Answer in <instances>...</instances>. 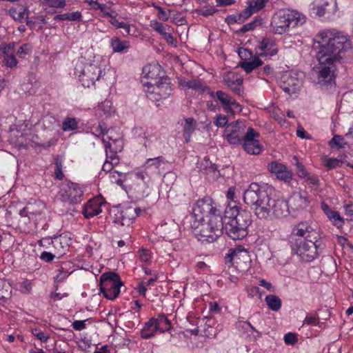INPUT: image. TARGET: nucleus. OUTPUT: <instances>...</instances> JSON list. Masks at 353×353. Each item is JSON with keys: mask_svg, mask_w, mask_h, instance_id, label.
Wrapping results in <instances>:
<instances>
[{"mask_svg": "<svg viewBox=\"0 0 353 353\" xmlns=\"http://www.w3.org/2000/svg\"><path fill=\"white\" fill-rule=\"evenodd\" d=\"M251 212L242 209L236 203L228 205L223 218V232L232 240H241L248 235V228L252 223Z\"/></svg>", "mask_w": 353, "mask_h": 353, "instance_id": "obj_2", "label": "nucleus"}, {"mask_svg": "<svg viewBox=\"0 0 353 353\" xmlns=\"http://www.w3.org/2000/svg\"><path fill=\"white\" fill-rule=\"evenodd\" d=\"M224 111L226 112L227 113H231V114H233L234 113V110L232 108V106H235L236 108H240L241 105L239 103H238L236 100L233 99L232 101H230V102H228V105H221Z\"/></svg>", "mask_w": 353, "mask_h": 353, "instance_id": "obj_57", "label": "nucleus"}, {"mask_svg": "<svg viewBox=\"0 0 353 353\" xmlns=\"http://www.w3.org/2000/svg\"><path fill=\"white\" fill-rule=\"evenodd\" d=\"M14 50V43H10L8 44L1 43L0 45V51L4 56L13 54Z\"/></svg>", "mask_w": 353, "mask_h": 353, "instance_id": "obj_49", "label": "nucleus"}, {"mask_svg": "<svg viewBox=\"0 0 353 353\" xmlns=\"http://www.w3.org/2000/svg\"><path fill=\"white\" fill-rule=\"evenodd\" d=\"M225 22L228 24V25H231V24H233V23H240V19H239V15H236V14H231V15H228L225 19Z\"/></svg>", "mask_w": 353, "mask_h": 353, "instance_id": "obj_63", "label": "nucleus"}, {"mask_svg": "<svg viewBox=\"0 0 353 353\" xmlns=\"http://www.w3.org/2000/svg\"><path fill=\"white\" fill-rule=\"evenodd\" d=\"M107 138L108 141L104 137L102 139V142L105 145L106 156L119 158L117 153L121 152L123 148V140L119 137L113 139L110 134L108 135Z\"/></svg>", "mask_w": 353, "mask_h": 353, "instance_id": "obj_16", "label": "nucleus"}, {"mask_svg": "<svg viewBox=\"0 0 353 353\" xmlns=\"http://www.w3.org/2000/svg\"><path fill=\"white\" fill-rule=\"evenodd\" d=\"M268 170L276 175L278 179L288 181L292 178V172L289 171L287 167L276 161H272L268 165Z\"/></svg>", "mask_w": 353, "mask_h": 353, "instance_id": "obj_21", "label": "nucleus"}, {"mask_svg": "<svg viewBox=\"0 0 353 353\" xmlns=\"http://www.w3.org/2000/svg\"><path fill=\"white\" fill-rule=\"evenodd\" d=\"M141 211L139 208H134L132 205L124 206L120 211L117 221H119L122 225H130L140 214Z\"/></svg>", "mask_w": 353, "mask_h": 353, "instance_id": "obj_18", "label": "nucleus"}, {"mask_svg": "<svg viewBox=\"0 0 353 353\" xmlns=\"http://www.w3.org/2000/svg\"><path fill=\"white\" fill-rule=\"evenodd\" d=\"M265 301L268 307L274 312H277L281 307V299L274 294H269L265 296Z\"/></svg>", "mask_w": 353, "mask_h": 353, "instance_id": "obj_28", "label": "nucleus"}, {"mask_svg": "<svg viewBox=\"0 0 353 353\" xmlns=\"http://www.w3.org/2000/svg\"><path fill=\"white\" fill-rule=\"evenodd\" d=\"M299 238L303 240L311 239L316 241V239H321V236L318 230L313 228L310 221H305L297 223L292 228L290 240Z\"/></svg>", "mask_w": 353, "mask_h": 353, "instance_id": "obj_13", "label": "nucleus"}, {"mask_svg": "<svg viewBox=\"0 0 353 353\" xmlns=\"http://www.w3.org/2000/svg\"><path fill=\"white\" fill-rule=\"evenodd\" d=\"M155 321L154 318H151L145 323L143 328L141 331V338L148 339L154 336L158 330V327Z\"/></svg>", "mask_w": 353, "mask_h": 353, "instance_id": "obj_25", "label": "nucleus"}, {"mask_svg": "<svg viewBox=\"0 0 353 353\" xmlns=\"http://www.w3.org/2000/svg\"><path fill=\"white\" fill-rule=\"evenodd\" d=\"M318 46L316 57L319 63H339L346 53L351 50L348 38L335 30H324L314 38Z\"/></svg>", "mask_w": 353, "mask_h": 353, "instance_id": "obj_1", "label": "nucleus"}, {"mask_svg": "<svg viewBox=\"0 0 353 353\" xmlns=\"http://www.w3.org/2000/svg\"><path fill=\"white\" fill-rule=\"evenodd\" d=\"M93 5L94 10L100 11V17H107L110 18V17H113L112 15L116 12V11L112 10L110 6L104 3H94Z\"/></svg>", "mask_w": 353, "mask_h": 353, "instance_id": "obj_32", "label": "nucleus"}, {"mask_svg": "<svg viewBox=\"0 0 353 353\" xmlns=\"http://www.w3.org/2000/svg\"><path fill=\"white\" fill-rule=\"evenodd\" d=\"M258 23H260V20L257 18H255L251 22L243 25L239 30H237L236 33L240 34L250 30H253L256 27Z\"/></svg>", "mask_w": 353, "mask_h": 353, "instance_id": "obj_41", "label": "nucleus"}, {"mask_svg": "<svg viewBox=\"0 0 353 353\" xmlns=\"http://www.w3.org/2000/svg\"><path fill=\"white\" fill-rule=\"evenodd\" d=\"M150 27L162 35L168 43L172 44L174 43V39L172 34V30L169 26H164L161 22L154 20L150 21Z\"/></svg>", "mask_w": 353, "mask_h": 353, "instance_id": "obj_23", "label": "nucleus"}, {"mask_svg": "<svg viewBox=\"0 0 353 353\" xmlns=\"http://www.w3.org/2000/svg\"><path fill=\"white\" fill-rule=\"evenodd\" d=\"M272 188L267 185L251 183L244 192V202L253 210L254 214L261 219L270 216V201Z\"/></svg>", "mask_w": 353, "mask_h": 353, "instance_id": "obj_3", "label": "nucleus"}, {"mask_svg": "<svg viewBox=\"0 0 353 353\" xmlns=\"http://www.w3.org/2000/svg\"><path fill=\"white\" fill-rule=\"evenodd\" d=\"M83 194L79 184L66 181L62 183L57 196L61 201L74 205L82 201Z\"/></svg>", "mask_w": 353, "mask_h": 353, "instance_id": "obj_10", "label": "nucleus"}, {"mask_svg": "<svg viewBox=\"0 0 353 353\" xmlns=\"http://www.w3.org/2000/svg\"><path fill=\"white\" fill-rule=\"evenodd\" d=\"M287 202L290 209H291L292 211L295 212L307 207L310 201L308 199L307 192H294L288 198Z\"/></svg>", "mask_w": 353, "mask_h": 353, "instance_id": "obj_17", "label": "nucleus"}, {"mask_svg": "<svg viewBox=\"0 0 353 353\" xmlns=\"http://www.w3.org/2000/svg\"><path fill=\"white\" fill-rule=\"evenodd\" d=\"M336 63H319L317 68L318 82L321 86H335V72L336 70Z\"/></svg>", "mask_w": 353, "mask_h": 353, "instance_id": "obj_14", "label": "nucleus"}, {"mask_svg": "<svg viewBox=\"0 0 353 353\" xmlns=\"http://www.w3.org/2000/svg\"><path fill=\"white\" fill-rule=\"evenodd\" d=\"M78 128V121L75 118L73 117H66L64 119L61 129L65 131H72L75 130Z\"/></svg>", "mask_w": 353, "mask_h": 353, "instance_id": "obj_38", "label": "nucleus"}, {"mask_svg": "<svg viewBox=\"0 0 353 353\" xmlns=\"http://www.w3.org/2000/svg\"><path fill=\"white\" fill-rule=\"evenodd\" d=\"M110 46L114 52H122L128 49L130 42L128 41H121L119 38L114 37L111 39Z\"/></svg>", "mask_w": 353, "mask_h": 353, "instance_id": "obj_27", "label": "nucleus"}, {"mask_svg": "<svg viewBox=\"0 0 353 353\" xmlns=\"http://www.w3.org/2000/svg\"><path fill=\"white\" fill-rule=\"evenodd\" d=\"M225 84L236 94L241 95L243 93V79L234 74H228L223 78Z\"/></svg>", "mask_w": 353, "mask_h": 353, "instance_id": "obj_24", "label": "nucleus"}, {"mask_svg": "<svg viewBox=\"0 0 353 353\" xmlns=\"http://www.w3.org/2000/svg\"><path fill=\"white\" fill-rule=\"evenodd\" d=\"M273 45V41L270 39L264 38L261 41H260L259 48L261 50H270Z\"/></svg>", "mask_w": 353, "mask_h": 353, "instance_id": "obj_52", "label": "nucleus"}, {"mask_svg": "<svg viewBox=\"0 0 353 353\" xmlns=\"http://www.w3.org/2000/svg\"><path fill=\"white\" fill-rule=\"evenodd\" d=\"M26 8L19 7L10 9L9 13L14 20L22 22L25 18L28 19V14H26Z\"/></svg>", "mask_w": 353, "mask_h": 353, "instance_id": "obj_30", "label": "nucleus"}, {"mask_svg": "<svg viewBox=\"0 0 353 353\" xmlns=\"http://www.w3.org/2000/svg\"><path fill=\"white\" fill-rule=\"evenodd\" d=\"M20 288L23 293H29L32 290V283L28 280H25L20 283Z\"/></svg>", "mask_w": 353, "mask_h": 353, "instance_id": "obj_59", "label": "nucleus"}, {"mask_svg": "<svg viewBox=\"0 0 353 353\" xmlns=\"http://www.w3.org/2000/svg\"><path fill=\"white\" fill-rule=\"evenodd\" d=\"M74 73L78 74L79 79L83 87L90 88L101 77V70L95 63H88L83 64L79 63L75 67Z\"/></svg>", "mask_w": 353, "mask_h": 353, "instance_id": "obj_9", "label": "nucleus"}, {"mask_svg": "<svg viewBox=\"0 0 353 353\" xmlns=\"http://www.w3.org/2000/svg\"><path fill=\"white\" fill-rule=\"evenodd\" d=\"M238 54L241 59V61H247L251 59L253 57L252 52L244 48H240L238 50Z\"/></svg>", "mask_w": 353, "mask_h": 353, "instance_id": "obj_46", "label": "nucleus"}, {"mask_svg": "<svg viewBox=\"0 0 353 353\" xmlns=\"http://www.w3.org/2000/svg\"><path fill=\"white\" fill-rule=\"evenodd\" d=\"M185 85L188 88L199 92L200 94H203L205 91L208 92V90H210L208 87L203 85L201 83L196 79H192L185 82Z\"/></svg>", "mask_w": 353, "mask_h": 353, "instance_id": "obj_36", "label": "nucleus"}, {"mask_svg": "<svg viewBox=\"0 0 353 353\" xmlns=\"http://www.w3.org/2000/svg\"><path fill=\"white\" fill-rule=\"evenodd\" d=\"M162 163H165L164 159L162 157L148 159L145 162V168H148L154 166V168L157 169L159 168Z\"/></svg>", "mask_w": 353, "mask_h": 353, "instance_id": "obj_42", "label": "nucleus"}, {"mask_svg": "<svg viewBox=\"0 0 353 353\" xmlns=\"http://www.w3.org/2000/svg\"><path fill=\"white\" fill-rule=\"evenodd\" d=\"M331 147H336L338 148H343L346 143L344 139L340 135H334L329 143Z\"/></svg>", "mask_w": 353, "mask_h": 353, "instance_id": "obj_44", "label": "nucleus"}, {"mask_svg": "<svg viewBox=\"0 0 353 353\" xmlns=\"http://www.w3.org/2000/svg\"><path fill=\"white\" fill-rule=\"evenodd\" d=\"M87 320H84V321H79V320H77V321H74L72 324V326L73 327L74 330H77V331H81L83 329L85 328V321Z\"/></svg>", "mask_w": 353, "mask_h": 353, "instance_id": "obj_61", "label": "nucleus"}, {"mask_svg": "<svg viewBox=\"0 0 353 353\" xmlns=\"http://www.w3.org/2000/svg\"><path fill=\"white\" fill-rule=\"evenodd\" d=\"M305 17L296 10L283 9L274 14L271 21V27L275 34L285 32L290 26L303 25Z\"/></svg>", "mask_w": 353, "mask_h": 353, "instance_id": "obj_7", "label": "nucleus"}, {"mask_svg": "<svg viewBox=\"0 0 353 353\" xmlns=\"http://www.w3.org/2000/svg\"><path fill=\"white\" fill-rule=\"evenodd\" d=\"M140 259L143 262H148L151 259L150 252L146 249H141L140 251Z\"/></svg>", "mask_w": 353, "mask_h": 353, "instance_id": "obj_60", "label": "nucleus"}, {"mask_svg": "<svg viewBox=\"0 0 353 353\" xmlns=\"http://www.w3.org/2000/svg\"><path fill=\"white\" fill-rule=\"evenodd\" d=\"M327 216L329 218L330 221L333 222V224L338 228L341 227L344 224L343 219L340 216L339 213L336 211L332 210L331 212H329Z\"/></svg>", "mask_w": 353, "mask_h": 353, "instance_id": "obj_40", "label": "nucleus"}, {"mask_svg": "<svg viewBox=\"0 0 353 353\" xmlns=\"http://www.w3.org/2000/svg\"><path fill=\"white\" fill-rule=\"evenodd\" d=\"M70 244V239L67 237L65 234H61L54 236L52 239V245L54 250L57 251L58 257H60L65 254L66 251Z\"/></svg>", "mask_w": 353, "mask_h": 353, "instance_id": "obj_22", "label": "nucleus"}, {"mask_svg": "<svg viewBox=\"0 0 353 353\" xmlns=\"http://www.w3.org/2000/svg\"><path fill=\"white\" fill-rule=\"evenodd\" d=\"M243 252L245 253L246 252L244 249L230 248L228 250V253L225 256V263L233 265L234 261L236 259H239L241 254Z\"/></svg>", "mask_w": 353, "mask_h": 353, "instance_id": "obj_34", "label": "nucleus"}, {"mask_svg": "<svg viewBox=\"0 0 353 353\" xmlns=\"http://www.w3.org/2000/svg\"><path fill=\"white\" fill-rule=\"evenodd\" d=\"M228 122V116L218 114L215 118L214 124L218 128H223L227 125Z\"/></svg>", "mask_w": 353, "mask_h": 353, "instance_id": "obj_51", "label": "nucleus"}, {"mask_svg": "<svg viewBox=\"0 0 353 353\" xmlns=\"http://www.w3.org/2000/svg\"><path fill=\"white\" fill-rule=\"evenodd\" d=\"M216 12H217L216 9H215L213 7H210V8H203V10H201L200 11V14L203 17H209V16L213 15Z\"/></svg>", "mask_w": 353, "mask_h": 353, "instance_id": "obj_64", "label": "nucleus"}, {"mask_svg": "<svg viewBox=\"0 0 353 353\" xmlns=\"http://www.w3.org/2000/svg\"><path fill=\"white\" fill-rule=\"evenodd\" d=\"M302 86V80L297 77L296 74L284 77L281 84V88L287 94L291 95L296 93Z\"/></svg>", "mask_w": 353, "mask_h": 353, "instance_id": "obj_19", "label": "nucleus"}, {"mask_svg": "<svg viewBox=\"0 0 353 353\" xmlns=\"http://www.w3.org/2000/svg\"><path fill=\"white\" fill-rule=\"evenodd\" d=\"M259 137L260 134L252 128L250 127L247 129L246 137L241 145L248 154L258 155L263 151V147L257 139Z\"/></svg>", "mask_w": 353, "mask_h": 353, "instance_id": "obj_15", "label": "nucleus"}, {"mask_svg": "<svg viewBox=\"0 0 353 353\" xmlns=\"http://www.w3.org/2000/svg\"><path fill=\"white\" fill-rule=\"evenodd\" d=\"M32 334L41 342H46L49 339V335L42 332L39 328L35 327L32 329Z\"/></svg>", "mask_w": 353, "mask_h": 353, "instance_id": "obj_47", "label": "nucleus"}, {"mask_svg": "<svg viewBox=\"0 0 353 353\" xmlns=\"http://www.w3.org/2000/svg\"><path fill=\"white\" fill-rule=\"evenodd\" d=\"M247 129L243 121H236L228 125L224 137L230 145H241L246 137Z\"/></svg>", "mask_w": 353, "mask_h": 353, "instance_id": "obj_12", "label": "nucleus"}, {"mask_svg": "<svg viewBox=\"0 0 353 353\" xmlns=\"http://www.w3.org/2000/svg\"><path fill=\"white\" fill-rule=\"evenodd\" d=\"M3 62L9 68L15 67L18 63V61L13 54L4 56Z\"/></svg>", "mask_w": 353, "mask_h": 353, "instance_id": "obj_50", "label": "nucleus"}, {"mask_svg": "<svg viewBox=\"0 0 353 353\" xmlns=\"http://www.w3.org/2000/svg\"><path fill=\"white\" fill-rule=\"evenodd\" d=\"M296 161V172L297 175L300 178H303L307 176V171L306 170L305 166L299 161L297 157H294Z\"/></svg>", "mask_w": 353, "mask_h": 353, "instance_id": "obj_48", "label": "nucleus"}, {"mask_svg": "<svg viewBox=\"0 0 353 353\" xmlns=\"http://www.w3.org/2000/svg\"><path fill=\"white\" fill-rule=\"evenodd\" d=\"M290 209L286 200L277 199L270 201V213L278 219L288 216L290 213Z\"/></svg>", "mask_w": 353, "mask_h": 353, "instance_id": "obj_20", "label": "nucleus"}, {"mask_svg": "<svg viewBox=\"0 0 353 353\" xmlns=\"http://www.w3.org/2000/svg\"><path fill=\"white\" fill-rule=\"evenodd\" d=\"M292 252L300 257L303 262H311L318 257L324 249V244L321 240L316 241L307 239H292L290 240Z\"/></svg>", "mask_w": 353, "mask_h": 353, "instance_id": "obj_6", "label": "nucleus"}, {"mask_svg": "<svg viewBox=\"0 0 353 353\" xmlns=\"http://www.w3.org/2000/svg\"><path fill=\"white\" fill-rule=\"evenodd\" d=\"M343 161L335 158H329L325 159L324 165L327 168L328 170L339 168L342 165Z\"/></svg>", "mask_w": 353, "mask_h": 353, "instance_id": "obj_43", "label": "nucleus"}, {"mask_svg": "<svg viewBox=\"0 0 353 353\" xmlns=\"http://www.w3.org/2000/svg\"><path fill=\"white\" fill-rule=\"evenodd\" d=\"M54 178L58 180H62L64 174L62 172L63 162L61 157L57 155L54 158Z\"/></svg>", "mask_w": 353, "mask_h": 353, "instance_id": "obj_37", "label": "nucleus"}, {"mask_svg": "<svg viewBox=\"0 0 353 353\" xmlns=\"http://www.w3.org/2000/svg\"><path fill=\"white\" fill-rule=\"evenodd\" d=\"M296 135L301 139H310L311 138L310 134H307L304 128L301 125L297 128Z\"/></svg>", "mask_w": 353, "mask_h": 353, "instance_id": "obj_62", "label": "nucleus"}, {"mask_svg": "<svg viewBox=\"0 0 353 353\" xmlns=\"http://www.w3.org/2000/svg\"><path fill=\"white\" fill-rule=\"evenodd\" d=\"M262 64L263 61L258 57H255L254 59L250 61H240L238 63V66L242 68L247 73H250Z\"/></svg>", "mask_w": 353, "mask_h": 353, "instance_id": "obj_26", "label": "nucleus"}, {"mask_svg": "<svg viewBox=\"0 0 353 353\" xmlns=\"http://www.w3.org/2000/svg\"><path fill=\"white\" fill-rule=\"evenodd\" d=\"M203 165L204 168H201L200 171L203 170L204 173L207 174L211 173L214 174L216 178H218L221 175L217 165L215 163H212L209 159H205Z\"/></svg>", "mask_w": 353, "mask_h": 353, "instance_id": "obj_31", "label": "nucleus"}, {"mask_svg": "<svg viewBox=\"0 0 353 353\" xmlns=\"http://www.w3.org/2000/svg\"><path fill=\"white\" fill-rule=\"evenodd\" d=\"M101 212V210L99 207H96L94 208H88L85 210L84 216L85 218H90L94 216L98 215Z\"/></svg>", "mask_w": 353, "mask_h": 353, "instance_id": "obj_55", "label": "nucleus"}, {"mask_svg": "<svg viewBox=\"0 0 353 353\" xmlns=\"http://www.w3.org/2000/svg\"><path fill=\"white\" fill-rule=\"evenodd\" d=\"M30 46L28 43L23 44L17 50V54L20 57H23L30 52Z\"/></svg>", "mask_w": 353, "mask_h": 353, "instance_id": "obj_58", "label": "nucleus"}, {"mask_svg": "<svg viewBox=\"0 0 353 353\" xmlns=\"http://www.w3.org/2000/svg\"><path fill=\"white\" fill-rule=\"evenodd\" d=\"M155 323L158 327V330L161 332L168 331L171 328V323L170 320L165 316V314H159L157 318H154Z\"/></svg>", "mask_w": 353, "mask_h": 353, "instance_id": "obj_29", "label": "nucleus"}, {"mask_svg": "<svg viewBox=\"0 0 353 353\" xmlns=\"http://www.w3.org/2000/svg\"><path fill=\"white\" fill-rule=\"evenodd\" d=\"M119 158L106 156V159L103 165L102 170L105 172H109L112 170L114 165H117L119 163Z\"/></svg>", "mask_w": 353, "mask_h": 353, "instance_id": "obj_39", "label": "nucleus"}, {"mask_svg": "<svg viewBox=\"0 0 353 353\" xmlns=\"http://www.w3.org/2000/svg\"><path fill=\"white\" fill-rule=\"evenodd\" d=\"M158 70L159 66L151 65L143 68V74H144L143 79H151L150 81H145L142 79L147 97L156 102L167 99L172 92L170 82L168 77H162L159 80L154 79L155 72Z\"/></svg>", "mask_w": 353, "mask_h": 353, "instance_id": "obj_4", "label": "nucleus"}, {"mask_svg": "<svg viewBox=\"0 0 353 353\" xmlns=\"http://www.w3.org/2000/svg\"><path fill=\"white\" fill-rule=\"evenodd\" d=\"M224 111L226 112L227 113H231V114H233L234 113V110L232 108V106H235L236 108H240L241 105L239 103H238L236 100L233 99L232 101H230V102H228V105H221Z\"/></svg>", "mask_w": 353, "mask_h": 353, "instance_id": "obj_56", "label": "nucleus"}, {"mask_svg": "<svg viewBox=\"0 0 353 353\" xmlns=\"http://www.w3.org/2000/svg\"><path fill=\"white\" fill-rule=\"evenodd\" d=\"M123 285L119 275L115 272H105L100 276V292L109 300H114L118 296L120 293V288Z\"/></svg>", "mask_w": 353, "mask_h": 353, "instance_id": "obj_8", "label": "nucleus"}, {"mask_svg": "<svg viewBox=\"0 0 353 353\" xmlns=\"http://www.w3.org/2000/svg\"><path fill=\"white\" fill-rule=\"evenodd\" d=\"M253 9H254L252 6V3L250 4V6L246 8L244 10H243L239 15V19H240V23H243L246 19H248L253 13Z\"/></svg>", "mask_w": 353, "mask_h": 353, "instance_id": "obj_45", "label": "nucleus"}, {"mask_svg": "<svg viewBox=\"0 0 353 353\" xmlns=\"http://www.w3.org/2000/svg\"><path fill=\"white\" fill-rule=\"evenodd\" d=\"M192 229L199 241L214 242L223 233V217L214 215L205 221H194Z\"/></svg>", "mask_w": 353, "mask_h": 353, "instance_id": "obj_5", "label": "nucleus"}, {"mask_svg": "<svg viewBox=\"0 0 353 353\" xmlns=\"http://www.w3.org/2000/svg\"><path fill=\"white\" fill-rule=\"evenodd\" d=\"M284 341L287 345H294L298 341V339L296 334L289 332L285 334Z\"/></svg>", "mask_w": 353, "mask_h": 353, "instance_id": "obj_54", "label": "nucleus"}, {"mask_svg": "<svg viewBox=\"0 0 353 353\" xmlns=\"http://www.w3.org/2000/svg\"><path fill=\"white\" fill-rule=\"evenodd\" d=\"M194 221H205L212 216H221V212L212 205V200L210 197L199 199L192 210Z\"/></svg>", "mask_w": 353, "mask_h": 353, "instance_id": "obj_11", "label": "nucleus"}, {"mask_svg": "<svg viewBox=\"0 0 353 353\" xmlns=\"http://www.w3.org/2000/svg\"><path fill=\"white\" fill-rule=\"evenodd\" d=\"M195 125L196 121L193 118L189 117L185 119V123L183 126V134L186 142L189 141L190 135L194 130Z\"/></svg>", "mask_w": 353, "mask_h": 353, "instance_id": "obj_35", "label": "nucleus"}, {"mask_svg": "<svg viewBox=\"0 0 353 353\" xmlns=\"http://www.w3.org/2000/svg\"><path fill=\"white\" fill-rule=\"evenodd\" d=\"M305 181L308 183L313 185L319 186V180L318 176L314 174H310L309 172L307 173V176L303 177Z\"/></svg>", "mask_w": 353, "mask_h": 353, "instance_id": "obj_53", "label": "nucleus"}, {"mask_svg": "<svg viewBox=\"0 0 353 353\" xmlns=\"http://www.w3.org/2000/svg\"><path fill=\"white\" fill-rule=\"evenodd\" d=\"M208 93L212 98L216 97L221 105H228V102L234 99L222 90H218L214 92L210 90H208Z\"/></svg>", "mask_w": 353, "mask_h": 353, "instance_id": "obj_33", "label": "nucleus"}]
</instances>
